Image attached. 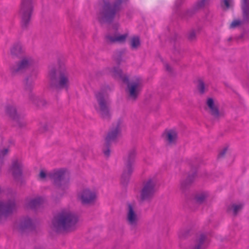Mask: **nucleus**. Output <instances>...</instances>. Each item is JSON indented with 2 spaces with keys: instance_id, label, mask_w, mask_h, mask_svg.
Wrapping results in <instances>:
<instances>
[{
  "instance_id": "f257e3e1",
  "label": "nucleus",
  "mask_w": 249,
  "mask_h": 249,
  "mask_svg": "<svg viewBox=\"0 0 249 249\" xmlns=\"http://www.w3.org/2000/svg\"><path fill=\"white\" fill-rule=\"evenodd\" d=\"M110 72L115 78L121 79L126 84L127 98L132 101H136L143 88L142 80L140 77H136L129 81L128 77L123 74L122 69L119 67H113Z\"/></svg>"
},
{
  "instance_id": "f03ea898",
  "label": "nucleus",
  "mask_w": 249,
  "mask_h": 249,
  "mask_svg": "<svg viewBox=\"0 0 249 249\" xmlns=\"http://www.w3.org/2000/svg\"><path fill=\"white\" fill-rule=\"evenodd\" d=\"M47 77L48 88L57 98L62 90V62L60 58L49 66Z\"/></svg>"
},
{
  "instance_id": "7ed1b4c3",
  "label": "nucleus",
  "mask_w": 249,
  "mask_h": 249,
  "mask_svg": "<svg viewBox=\"0 0 249 249\" xmlns=\"http://www.w3.org/2000/svg\"><path fill=\"white\" fill-rule=\"evenodd\" d=\"M129 0H115L114 1H104L98 15L101 23H111L122 10V4L127 3Z\"/></svg>"
},
{
  "instance_id": "20e7f679",
  "label": "nucleus",
  "mask_w": 249,
  "mask_h": 249,
  "mask_svg": "<svg viewBox=\"0 0 249 249\" xmlns=\"http://www.w3.org/2000/svg\"><path fill=\"white\" fill-rule=\"evenodd\" d=\"M36 64L35 57L29 53L22 55L18 60L11 64L9 71L12 76L26 73Z\"/></svg>"
},
{
  "instance_id": "39448f33",
  "label": "nucleus",
  "mask_w": 249,
  "mask_h": 249,
  "mask_svg": "<svg viewBox=\"0 0 249 249\" xmlns=\"http://www.w3.org/2000/svg\"><path fill=\"white\" fill-rule=\"evenodd\" d=\"M97 104L95 108L100 116L104 120H109L111 118L110 103L108 96L103 90L95 94Z\"/></svg>"
},
{
  "instance_id": "423d86ee",
  "label": "nucleus",
  "mask_w": 249,
  "mask_h": 249,
  "mask_svg": "<svg viewBox=\"0 0 249 249\" xmlns=\"http://www.w3.org/2000/svg\"><path fill=\"white\" fill-rule=\"evenodd\" d=\"M34 0H21L18 10L21 27L25 30L29 27L34 9Z\"/></svg>"
},
{
  "instance_id": "0eeeda50",
  "label": "nucleus",
  "mask_w": 249,
  "mask_h": 249,
  "mask_svg": "<svg viewBox=\"0 0 249 249\" xmlns=\"http://www.w3.org/2000/svg\"><path fill=\"white\" fill-rule=\"evenodd\" d=\"M49 178L53 186L52 197L56 201L62 195V168H55L49 172Z\"/></svg>"
},
{
  "instance_id": "6e6552de",
  "label": "nucleus",
  "mask_w": 249,
  "mask_h": 249,
  "mask_svg": "<svg viewBox=\"0 0 249 249\" xmlns=\"http://www.w3.org/2000/svg\"><path fill=\"white\" fill-rule=\"evenodd\" d=\"M157 190V180L155 178H150L144 180L140 192L139 202L142 203L151 201Z\"/></svg>"
},
{
  "instance_id": "1a4fd4ad",
  "label": "nucleus",
  "mask_w": 249,
  "mask_h": 249,
  "mask_svg": "<svg viewBox=\"0 0 249 249\" xmlns=\"http://www.w3.org/2000/svg\"><path fill=\"white\" fill-rule=\"evenodd\" d=\"M136 156V149L132 148L128 152L127 155L124 158V167L121 177V183L124 185L127 184L133 172V165Z\"/></svg>"
},
{
  "instance_id": "9d476101",
  "label": "nucleus",
  "mask_w": 249,
  "mask_h": 249,
  "mask_svg": "<svg viewBox=\"0 0 249 249\" xmlns=\"http://www.w3.org/2000/svg\"><path fill=\"white\" fill-rule=\"evenodd\" d=\"M121 121H118L116 124L113 125L112 128L108 132L105 138V142L102 148V151L104 155L107 157L110 156V147L112 143L116 142L117 138L121 134Z\"/></svg>"
},
{
  "instance_id": "9b49d317",
  "label": "nucleus",
  "mask_w": 249,
  "mask_h": 249,
  "mask_svg": "<svg viewBox=\"0 0 249 249\" xmlns=\"http://www.w3.org/2000/svg\"><path fill=\"white\" fill-rule=\"evenodd\" d=\"M78 222L79 216L77 214L63 211V235L76 230Z\"/></svg>"
},
{
  "instance_id": "f8f14e48",
  "label": "nucleus",
  "mask_w": 249,
  "mask_h": 249,
  "mask_svg": "<svg viewBox=\"0 0 249 249\" xmlns=\"http://www.w3.org/2000/svg\"><path fill=\"white\" fill-rule=\"evenodd\" d=\"M16 209V205L14 200H9L5 202L0 201V222L11 214Z\"/></svg>"
},
{
  "instance_id": "ddd939ff",
  "label": "nucleus",
  "mask_w": 249,
  "mask_h": 249,
  "mask_svg": "<svg viewBox=\"0 0 249 249\" xmlns=\"http://www.w3.org/2000/svg\"><path fill=\"white\" fill-rule=\"evenodd\" d=\"M51 234H59L62 231V212L55 214L50 225Z\"/></svg>"
},
{
  "instance_id": "4468645a",
  "label": "nucleus",
  "mask_w": 249,
  "mask_h": 249,
  "mask_svg": "<svg viewBox=\"0 0 249 249\" xmlns=\"http://www.w3.org/2000/svg\"><path fill=\"white\" fill-rule=\"evenodd\" d=\"M37 76V71L32 69L26 73L22 80L24 89L25 91H32L34 86L35 80Z\"/></svg>"
},
{
  "instance_id": "2eb2a0df",
  "label": "nucleus",
  "mask_w": 249,
  "mask_h": 249,
  "mask_svg": "<svg viewBox=\"0 0 249 249\" xmlns=\"http://www.w3.org/2000/svg\"><path fill=\"white\" fill-rule=\"evenodd\" d=\"M126 220L127 224L132 228H136L139 220L136 213L135 206L131 203L127 204Z\"/></svg>"
},
{
  "instance_id": "dca6fc26",
  "label": "nucleus",
  "mask_w": 249,
  "mask_h": 249,
  "mask_svg": "<svg viewBox=\"0 0 249 249\" xmlns=\"http://www.w3.org/2000/svg\"><path fill=\"white\" fill-rule=\"evenodd\" d=\"M26 53L22 43L19 41L13 43L10 48L9 55L13 59L19 58L21 56Z\"/></svg>"
},
{
  "instance_id": "f3484780",
  "label": "nucleus",
  "mask_w": 249,
  "mask_h": 249,
  "mask_svg": "<svg viewBox=\"0 0 249 249\" xmlns=\"http://www.w3.org/2000/svg\"><path fill=\"white\" fill-rule=\"evenodd\" d=\"M96 196L95 193L89 189L83 190L78 195V198L84 205L89 204L93 202Z\"/></svg>"
},
{
  "instance_id": "a211bd4d",
  "label": "nucleus",
  "mask_w": 249,
  "mask_h": 249,
  "mask_svg": "<svg viewBox=\"0 0 249 249\" xmlns=\"http://www.w3.org/2000/svg\"><path fill=\"white\" fill-rule=\"evenodd\" d=\"M209 245V241L207 236L201 234L196 236L191 249H206Z\"/></svg>"
},
{
  "instance_id": "6ab92c4d",
  "label": "nucleus",
  "mask_w": 249,
  "mask_h": 249,
  "mask_svg": "<svg viewBox=\"0 0 249 249\" xmlns=\"http://www.w3.org/2000/svg\"><path fill=\"white\" fill-rule=\"evenodd\" d=\"M206 105L208 107L210 114L216 119H218L220 117L224 116V114L220 112L218 107L215 105L214 100L212 98H208L206 102Z\"/></svg>"
},
{
  "instance_id": "aec40b11",
  "label": "nucleus",
  "mask_w": 249,
  "mask_h": 249,
  "mask_svg": "<svg viewBox=\"0 0 249 249\" xmlns=\"http://www.w3.org/2000/svg\"><path fill=\"white\" fill-rule=\"evenodd\" d=\"M45 201L44 197L37 196L34 198H27L26 203L27 207L33 209H36L43 205Z\"/></svg>"
},
{
  "instance_id": "412c9836",
  "label": "nucleus",
  "mask_w": 249,
  "mask_h": 249,
  "mask_svg": "<svg viewBox=\"0 0 249 249\" xmlns=\"http://www.w3.org/2000/svg\"><path fill=\"white\" fill-rule=\"evenodd\" d=\"M35 228V222L29 217L22 219L18 225V229L21 231H32Z\"/></svg>"
},
{
  "instance_id": "4be33fe9",
  "label": "nucleus",
  "mask_w": 249,
  "mask_h": 249,
  "mask_svg": "<svg viewBox=\"0 0 249 249\" xmlns=\"http://www.w3.org/2000/svg\"><path fill=\"white\" fill-rule=\"evenodd\" d=\"M11 170L13 176L18 178L21 175L22 170V164L21 161L18 159H15L12 161Z\"/></svg>"
},
{
  "instance_id": "5701e85b",
  "label": "nucleus",
  "mask_w": 249,
  "mask_h": 249,
  "mask_svg": "<svg viewBox=\"0 0 249 249\" xmlns=\"http://www.w3.org/2000/svg\"><path fill=\"white\" fill-rule=\"evenodd\" d=\"M127 36V34L115 36L107 35L105 36V40L107 44H113L115 43H123L125 42Z\"/></svg>"
},
{
  "instance_id": "b1692460",
  "label": "nucleus",
  "mask_w": 249,
  "mask_h": 249,
  "mask_svg": "<svg viewBox=\"0 0 249 249\" xmlns=\"http://www.w3.org/2000/svg\"><path fill=\"white\" fill-rule=\"evenodd\" d=\"M196 177V172H193L192 174H189L185 180L181 181L180 184V189L182 192H185L190 187L191 184L194 182Z\"/></svg>"
},
{
  "instance_id": "393cba45",
  "label": "nucleus",
  "mask_w": 249,
  "mask_h": 249,
  "mask_svg": "<svg viewBox=\"0 0 249 249\" xmlns=\"http://www.w3.org/2000/svg\"><path fill=\"white\" fill-rule=\"evenodd\" d=\"M5 111L12 120L20 115L18 113L17 106L14 104H7L5 107Z\"/></svg>"
},
{
  "instance_id": "a878e982",
  "label": "nucleus",
  "mask_w": 249,
  "mask_h": 249,
  "mask_svg": "<svg viewBox=\"0 0 249 249\" xmlns=\"http://www.w3.org/2000/svg\"><path fill=\"white\" fill-rule=\"evenodd\" d=\"M243 19L244 22H249V0H242Z\"/></svg>"
},
{
  "instance_id": "bb28decb",
  "label": "nucleus",
  "mask_w": 249,
  "mask_h": 249,
  "mask_svg": "<svg viewBox=\"0 0 249 249\" xmlns=\"http://www.w3.org/2000/svg\"><path fill=\"white\" fill-rule=\"evenodd\" d=\"M13 121L15 126L18 129H25L27 127V122L21 115H19L15 118Z\"/></svg>"
},
{
  "instance_id": "cd10ccee",
  "label": "nucleus",
  "mask_w": 249,
  "mask_h": 249,
  "mask_svg": "<svg viewBox=\"0 0 249 249\" xmlns=\"http://www.w3.org/2000/svg\"><path fill=\"white\" fill-rule=\"evenodd\" d=\"M178 137L177 133L173 130H170L167 132L166 135L167 141L170 144L175 143Z\"/></svg>"
},
{
  "instance_id": "c85d7f7f",
  "label": "nucleus",
  "mask_w": 249,
  "mask_h": 249,
  "mask_svg": "<svg viewBox=\"0 0 249 249\" xmlns=\"http://www.w3.org/2000/svg\"><path fill=\"white\" fill-rule=\"evenodd\" d=\"M208 195L206 193H202L197 194L194 198L195 202L198 204H202L206 201Z\"/></svg>"
},
{
  "instance_id": "c756f323",
  "label": "nucleus",
  "mask_w": 249,
  "mask_h": 249,
  "mask_svg": "<svg viewBox=\"0 0 249 249\" xmlns=\"http://www.w3.org/2000/svg\"><path fill=\"white\" fill-rule=\"evenodd\" d=\"M63 190L67 189L70 185V173L67 169H63Z\"/></svg>"
},
{
  "instance_id": "7c9ffc66",
  "label": "nucleus",
  "mask_w": 249,
  "mask_h": 249,
  "mask_svg": "<svg viewBox=\"0 0 249 249\" xmlns=\"http://www.w3.org/2000/svg\"><path fill=\"white\" fill-rule=\"evenodd\" d=\"M141 46L140 38L138 36H134L131 39L130 47L133 50L137 49Z\"/></svg>"
},
{
  "instance_id": "2f4dec72",
  "label": "nucleus",
  "mask_w": 249,
  "mask_h": 249,
  "mask_svg": "<svg viewBox=\"0 0 249 249\" xmlns=\"http://www.w3.org/2000/svg\"><path fill=\"white\" fill-rule=\"evenodd\" d=\"M243 207V205L241 204H240L239 205L233 204L231 206H229L228 207L227 211L229 212L232 210L234 216H236L238 212L241 211Z\"/></svg>"
},
{
  "instance_id": "473e14b6",
  "label": "nucleus",
  "mask_w": 249,
  "mask_h": 249,
  "mask_svg": "<svg viewBox=\"0 0 249 249\" xmlns=\"http://www.w3.org/2000/svg\"><path fill=\"white\" fill-rule=\"evenodd\" d=\"M70 82L69 78L68 73L64 72L63 70V89L68 93Z\"/></svg>"
},
{
  "instance_id": "72a5a7b5",
  "label": "nucleus",
  "mask_w": 249,
  "mask_h": 249,
  "mask_svg": "<svg viewBox=\"0 0 249 249\" xmlns=\"http://www.w3.org/2000/svg\"><path fill=\"white\" fill-rule=\"evenodd\" d=\"M123 53V52L121 51H116L114 53L113 57L118 65H120L122 62Z\"/></svg>"
},
{
  "instance_id": "f704fd0d",
  "label": "nucleus",
  "mask_w": 249,
  "mask_h": 249,
  "mask_svg": "<svg viewBox=\"0 0 249 249\" xmlns=\"http://www.w3.org/2000/svg\"><path fill=\"white\" fill-rule=\"evenodd\" d=\"M197 89L200 94H203L205 92V85L204 82L202 80H198V84L197 85Z\"/></svg>"
},
{
  "instance_id": "c9c22d12",
  "label": "nucleus",
  "mask_w": 249,
  "mask_h": 249,
  "mask_svg": "<svg viewBox=\"0 0 249 249\" xmlns=\"http://www.w3.org/2000/svg\"><path fill=\"white\" fill-rule=\"evenodd\" d=\"M38 177L40 180L46 181L47 178H49V172H47V171L44 169H41L40 170Z\"/></svg>"
},
{
  "instance_id": "e433bc0d",
  "label": "nucleus",
  "mask_w": 249,
  "mask_h": 249,
  "mask_svg": "<svg viewBox=\"0 0 249 249\" xmlns=\"http://www.w3.org/2000/svg\"><path fill=\"white\" fill-rule=\"evenodd\" d=\"M28 92V99L29 100L35 105L37 100L39 98L38 96H37L35 94H34L32 91H27Z\"/></svg>"
},
{
  "instance_id": "4c0bfd02",
  "label": "nucleus",
  "mask_w": 249,
  "mask_h": 249,
  "mask_svg": "<svg viewBox=\"0 0 249 249\" xmlns=\"http://www.w3.org/2000/svg\"><path fill=\"white\" fill-rule=\"evenodd\" d=\"M208 0H198L193 6L195 9L198 10L204 7Z\"/></svg>"
},
{
  "instance_id": "58836bf2",
  "label": "nucleus",
  "mask_w": 249,
  "mask_h": 249,
  "mask_svg": "<svg viewBox=\"0 0 249 249\" xmlns=\"http://www.w3.org/2000/svg\"><path fill=\"white\" fill-rule=\"evenodd\" d=\"M48 105V102L44 99L39 97L35 106L39 107H45Z\"/></svg>"
},
{
  "instance_id": "ea45409f",
  "label": "nucleus",
  "mask_w": 249,
  "mask_h": 249,
  "mask_svg": "<svg viewBox=\"0 0 249 249\" xmlns=\"http://www.w3.org/2000/svg\"><path fill=\"white\" fill-rule=\"evenodd\" d=\"M190 235V230L189 229H186L182 230L180 231L179 234V237L181 239H184L188 237Z\"/></svg>"
},
{
  "instance_id": "a19ab883",
  "label": "nucleus",
  "mask_w": 249,
  "mask_h": 249,
  "mask_svg": "<svg viewBox=\"0 0 249 249\" xmlns=\"http://www.w3.org/2000/svg\"><path fill=\"white\" fill-rule=\"evenodd\" d=\"M183 50L181 49L179 44H176L174 46V53L177 55H181L183 53Z\"/></svg>"
},
{
  "instance_id": "79ce46f5",
  "label": "nucleus",
  "mask_w": 249,
  "mask_h": 249,
  "mask_svg": "<svg viewBox=\"0 0 249 249\" xmlns=\"http://www.w3.org/2000/svg\"><path fill=\"white\" fill-rule=\"evenodd\" d=\"M196 11L197 10L195 9L194 7H193L192 9L187 10L185 12L183 16L184 18H190L192 17L193 15H194L196 13Z\"/></svg>"
},
{
  "instance_id": "37998d69",
  "label": "nucleus",
  "mask_w": 249,
  "mask_h": 249,
  "mask_svg": "<svg viewBox=\"0 0 249 249\" xmlns=\"http://www.w3.org/2000/svg\"><path fill=\"white\" fill-rule=\"evenodd\" d=\"M40 127L39 128V131L41 133H44L47 131L48 129V125L46 123H41L40 124Z\"/></svg>"
},
{
  "instance_id": "c03bdc74",
  "label": "nucleus",
  "mask_w": 249,
  "mask_h": 249,
  "mask_svg": "<svg viewBox=\"0 0 249 249\" xmlns=\"http://www.w3.org/2000/svg\"><path fill=\"white\" fill-rule=\"evenodd\" d=\"M242 24V21L240 20L235 19L232 21L230 25L231 28H235Z\"/></svg>"
},
{
  "instance_id": "a18cd8bd",
  "label": "nucleus",
  "mask_w": 249,
  "mask_h": 249,
  "mask_svg": "<svg viewBox=\"0 0 249 249\" xmlns=\"http://www.w3.org/2000/svg\"><path fill=\"white\" fill-rule=\"evenodd\" d=\"M188 38L190 41H194L196 39V34L194 30H192L188 33Z\"/></svg>"
},
{
  "instance_id": "49530a36",
  "label": "nucleus",
  "mask_w": 249,
  "mask_h": 249,
  "mask_svg": "<svg viewBox=\"0 0 249 249\" xmlns=\"http://www.w3.org/2000/svg\"><path fill=\"white\" fill-rule=\"evenodd\" d=\"M9 151V149L8 147H5L0 150V158L4 157L7 155Z\"/></svg>"
},
{
  "instance_id": "de8ad7c7",
  "label": "nucleus",
  "mask_w": 249,
  "mask_h": 249,
  "mask_svg": "<svg viewBox=\"0 0 249 249\" xmlns=\"http://www.w3.org/2000/svg\"><path fill=\"white\" fill-rule=\"evenodd\" d=\"M231 0H223L221 2V6L222 7L225 6L226 9H229L230 7Z\"/></svg>"
},
{
  "instance_id": "09e8293b",
  "label": "nucleus",
  "mask_w": 249,
  "mask_h": 249,
  "mask_svg": "<svg viewBox=\"0 0 249 249\" xmlns=\"http://www.w3.org/2000/svg\"><path fill=\"white\" fill-rule=\"evenodd\" d=\"M227 150L228 148L225 147L221 151H220L218 155V158L224 157L227 151Z\"/></svg>"
},
{
  "instance_id": "8fccbe9b",
  "label": "nucleus",
  "mask_w": 249,
  "mask_h": 249,
  "mask_svg": "<svg viewBox=\"0 0 249 249\" xmlns=\"http://www.w3.org/2000/svg\"><path fill=\"white\" fill-rule=\"evenodd\" d=\"M164 66H165L166 70L167 71H168L169 72H170V73H171L172 72V68H171V67H170V66L168 64L165 63L164 64Z\"/></svg>"
},
{
  "instance_id": "3c124183",
  "label": "nucleus",
  "mask_w": 249,
  "mask_h": 249,
  "mask_svg": "<svg viewBox=\"0 0 249 249\" xmlns=\"http://www.w3.org/2000/svg\"><path fill=\"white\" fill-rule=\"evenodd\" d=\"M182 3V0H177L176 2V5L177 7L179 6Z\"/></svg>"
}]
</instances>
